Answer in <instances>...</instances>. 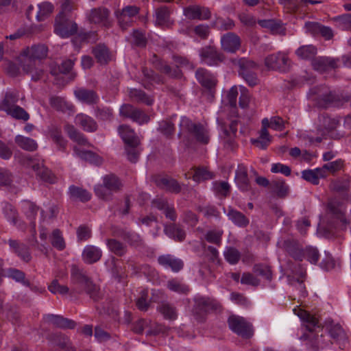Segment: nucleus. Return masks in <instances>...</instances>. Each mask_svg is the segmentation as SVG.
I'll return each instance as SVG.
<instances>
[{
  "label": "nucleus",
  "instance_id": "680f3d73",
  "mask_svg": "<svg viewBox=\"0 0 351 351\" xmlns=\"http://www.w3.org/2000/svg\"><path fill=\"white\" fill-rule=\"evenodd\" d=\"M114 16L117 20L119 26L123 30L127 29L134 22L133 19L123 13L120 10L114 12Z\"/></svg>",
  "mask_w": 351,
  "mask_h": 351
},
{
  "label": "nucleus",
  "instance_id": "9d476101",
  "mask_svg": "<svg viewBox=\"0 0 351 351\" xmlns=\"http://www.w3.org/2000/svg\"><path fill=\"white\" fill-rule=\"evenodd\" d=\"M110 11L105 7H98L90 10L88 16V21L95 24H98L105 28H110L112 26V21L110 19Z\"/></svg>",
  "mask_w": 351,
  "mask_h": 351
},
{
  "label": "nucleus",
  "instance_id": "39448f33",
  "mask_svg": "<svg viewBox=\"0 0 351 351\" xmlns=\"http://www.w3.org/2000/svg\"><path fill=\"white\" fill-rule=\"evenodd\" d=\"M55 32L62 38L74 35L77 31V25L70 20L67 16L58 14L55 20Z\"/></svg>",
  "mask_w": 351,
  "mask_h": 351
},
{
  "label": "nucleus",
  "instance_id": "3c124183",
  "mask_svg": "<svg viewBox=\"0 0 351 351\" xmlns=\"http://www.w3.org/2000/svg\"><path fill=\"white\" fill-rule=\"evenodd\" d=\"M258 23L264 28L270 29V31L275 34H280L283 32L282 25L273 19H264L259 20Z\"/></svg>",
  "mask_w": 351,
  "mask_h": 351
},
{
  "label": "nucleus",
  "instance_id": "bb28decb",
  "mask_svg": "<svg viewBox=\"0 0 351 351\" xmlns=\"http://www.w3.org/2000/svg\"><path fill=\"white\" fill-rule=\"evenodd\" d=\"M285 122L280 117H273L270 121L267 118L263 119L262 120V135L265 136L268 135V128L278 131L283 130L285 129Z\"/></svg>",
  "mask_w": 351,
  "mask_h": 351
},
{
  "label": "nucleus",
  "instance_id": "423d86ee",
  "mask_svg": "<svg viewBox=\"0 0 351 351\" xmlns=\"http://www.w3.org/2000/svg\"><path fill=\"white\" fill-rule=\"evenodd\" d=\"M221 310V304L215 299L204 297L195 298L193 311L197 315L202 317L208 313L218 312Z\"/></svg>",
  "mask_w": 351,
  "mask_h": 351
},
{
  "label": "nucleus",
  "instance_id": "13d9d810",
  "mask_svg": "<svg viewBox=\"0 0 351 351\" xmlns=\"http://www.w3.org/2000/svg\"><path fill=\"white\" fill-rule=\"evenodd\" d=\"M74 65V61L72 60H64L60 65L51 67V73L53 75H57L59 73L66 74L70 72Z\"/></svg>",
  "mask_w": 351,
  "mask_h": 351
},
{
  "label": "nucleus",
  "instance_id": "603ef678",
  "mask_svg": "<svg viewBox=\"0 0 351 351\" xmlns=\"http://www.w3.org/2000/svg\"><path fill=\"white\" fill-rule=\"evenodd\" d=\"M223 256L226 261L230 265H236L239 263L241 254V252L234 247H227L223 252Z\"/></svg>",
  "mask_w": 351,
  "mask_h": 351
},
{
  "label": "nucleus",
  "instance_id": "aec40b11",
  "mask_svg": "<svg viewBox=\"0 0 351 351\" xmlns=\"http://www.w3.org/2000/svg\"><path fill=\"white\" fill-rule=\"evenodd\" d=\"M43 319L45 322L62 329H73L76 326V323L73 320L58 315L47 314L44 316Z\"/></svg>",
  "mask_w": 351,
  "mask_h": 351
},
{
  "label": "nucleus",
  "instance_id": "f03ea898",
  "mask_svg": "<svg viewBox=\"0 0 351 351\" xmlns=\"http://www.w3.org/2000/svg\"><path fill=\"white\" fill-rule=\"evenodd\" d=\"M180 128L182 132H186L193 136L199 143L208 144L210 141L208 130L203 125L199 123H193L186 117L181 119Z\"/></svg>",
  "mask_w": 351,
  "mask_h": 351
},
{
  "label": "nucleus",
  "instance_id": "412c9836",
  "mask_svg": "<svg viewBox=\"0 0 351 351\" xmlns=\"http://www.w3.org/2000/svg\"><path fill=\"white\" fill-rule=\"evenodd\" d=\"M12 250L21 260L28 263L32 259L29 247L18 240L10 239L7 242Z\"/></svg>",
  "mask_w": 351,
  "mask_h": 351
},
{
  "label": "nucleus",
  "instance_id": "4be33fe9",
  "mask_svg": "<svg viewBox=\"0 0 351 351\" xmlns=\"http://www.w3.org/2000/svg\"><path fill=\"white\" fill-rule=\"evenodd\" d=\"M221 48L227 52L234 53L241 46V40L234 33L228 32L221 38Z\"/></svg>",
  "mask_w": 351,
  "mask_h": 351
},
{
  "label": "nucleus",
  "instance_id": "6ab92c4d",
  "mask_svg": "<svg viewBox=\"0 0 351 351\" xmlns=\"http://www.w3.org/2000/svg\"><path fill=\"white\" fill-rule=\"evenodd\" d=\"M73 93L80 101L88 105L97 104L99 101V95L92 89L77 88L74 90Z\"/></svg>",
  "mask_w": 351,
  "mask_h": 351
},
{
  "label": "nucleus",
  "instance_id": "473e14b6",
  "mask_svg": "<svg viewBox=\"0 0 351 351\" xmlns=\"http://www.w3.org/2000/svg\"><path fill=\"white\" fill-rule=\"evenodd\" d=\"M231 61L234 66H239V74H241L245 71L248 72L258 69V64L253 60L248 58H233Z\"/></svg>",
  "mask_w": 351,
  "mask_h": 351
},
{
  "label": "nucleus",
  "instance_id": "0e129e2a",
  "mask_svg": "<svg viewBox=\"0 0 351 351\" xmlns=\"http://www.w3.org/2000/svg\"><path fill=\"white\" fill-rule=\"evenodd\" d=\"M18 101V96L11 92H8L5 95V97L3 101L0 103V110L4 111L10 108H12L16 106L15 104Z\"/></svg>",
  "mask_w": 351,
  "mask_h": 351
},
{
  "label": "nucleus",
  "instance_id": "e433bc0d",
  "mask_svg": "<svg viewBox=\"0 0 351 351\" xmlns=\"http://www.w3.org/2000/svg\"><path fill=\"white\" fill-rule=\"evenodd\" d=\"M172 118L162 120L158 123V131L167 138H171L175 133V125Z\"/></svg>",
  "mask_w": 351,
  "mask_h": 351
},
{
  "label": "nucleus",
  "instance_id": "a18cd8bd",
  "mask_svg": "<svg viewBox=\"0 0 351 351\" xmlns=\"http://www.w3.org/2000/svg\"><path fill=\"white\" fill-rule=\"evenodd\" d=\"M317 53V49L312 45H304L299 47L295 54L302 60H310L314 58Z\"/></svg>",
  "mask_w": 351,
  "mask_h": 351
},
{
  "label": "nucleus",
  "instance_id": "58836bf2",
  "mask_svg": "<svg viewBox=\"0 0 351 351\" xmlns=\"http://www.w3.org/2000/svg\"><path fill=\"white\" fill-rule=\"evenodd\" d=\"M228 216L229 219L239 227H246L249 224V219L241 212L233 208L228 210Z\"/></svg>",
  "mask_w": 351,
  "mask_h": 351
},
{
  "label": "nucleus",
  "instance_id": "338daca9",
  "mask_svg": "<svg viewBox=\"0 0 351 351\" xmlns=\"http://www.w3.org/2000/svg\"><path fill=\"white\" fill-rule=\"evenodd\" d=\"M95 117L101 121H110L112 118V110L107 107L97 106L95 109Z\"/></svg>",
  "mask_w": 351,
  "mask_h": 351
},
{
  "label": "nucleus",
  "instance_id": "8fccbe9b",
  "mask_svg": "<svg viewBox=\"0 0 351 351\" xmlns=\"http://www.w3.org/2000/svg\"><path fill=\"white\" fill-rule=\"evenodd\" d=\"M119 235L132 246L138 247L143 244V239L135 232L122 230Z\"/></svg>",
  "mask_w": 351,
  "mask_h": 351
},
{
  "label": "nucleus",
  "instance_id": "bf43d9fd",
  "mask_svg": "<svg viewBox=\"0 0 351 351\" xmlns=\"http://www.w3.org/2000/svg\"><path fill=\"white\" fill-rule=\"evenodd\" d=\"M214 177L213 172L208 170L206 167H197L195 169V173L193 176L194 181L199 182L202 181L210 180Z\"/></svg>",
  "mask_w": 351,
  "mask_h": 351
},
{
  "label": "nucleus",
  "instance_id": "c03bdc74",
  "mask_svg": "<svg viewBox=\"0 0 351 351\" xmlns=\"http://www.w3.org/2000/svg\"><path fill=\"white\" fill-rule=\"evenodd\" d=\"M252 271L258 276H261L269 282L272 280V271L270 266L263 264L258 263L253 266Z\"/></svg>",
  "mask_w": 351,
  "mask_h": 351
},
{
  "label": "nucleus",
  "instance_id": "49530a36",
  "mask_svg": "<svg viewBox=\"0 0 351 351\" xmlns=\"http://www.w3.org/2000/svg\"><path fill=\"white\" fill-rule=\"evenodd\" d=\"M103 184L113 193L119 191L121 187L120 180L114 174L105 176L103 178Z\"/></svg>",
  "mask_w": 351,
  "mask_h": 351
},
{
  "label": "nucleus",
  "instance_id": "4c0bfd02",
  "mask_svg": "<svg viewBox=\"0 0 351 351\" xmlns=\"http://www.w3.org/2000/svg\"><path fill=\"white\" fill-rule=\"evenodd\" d=\"M338 121L331 119L328 114H322L319 117L318 129L322 132H330L335 129Z\"/></svg>",
  "mask_w": 351,
  "mask_h": 351
},
{
  "label": "nucleus",
  "instance_id": "c85d7f7f",
  "mask_svg": "<svg viewBox=\"0 0 351 351\" xmlns=\"http://www.w3.org/2000/svg\"><path fill=\"white\" fill-rule=\"evenodd\" d=\"M47 339L53 345L58 346L63 351H73L69 338L61 333H51Z\"/></svg>",
  "mask_w": 351,
  "mask_h": 351
},
{
  "label": "nucleus",
  "instance_id": "c9c22d12",
  "mask_svg": "<svg viewBox=\"0 0 351 351\" xmlns=\"http://www.w3.org/2000/svg\"><path fill=\"white\" fill-rule=\"evenodd\" d=\"M164 231L169 237L176 241H182L186 237L184 230L176 223L166 226Z\"/></svg>",
  "mask_w": 351,
  "mask_h": 351
},
{
  "label": "nucleus",
  "instance_id": "4468645a",
  "mask_svg": "<svg viewBox=\"0 0 351 351\" xmlns=\"http://www.w3.org/2000/svg\"><path fill=\"white\" fill-rule=\"evenodd\" d=\"M157 261L161 267L170 269L175 273L179 272L184 267L182 260L169 254L159 256Z\"/></svg>",
  "mask_w": 351,
  "mask_h": 351
},
{
  "label": "nucleus",
  "instance_id": "2eb2a0df",
  "mask_svg": "<svg viewBox=\"0 0 351 351\" xmlns=\"http://www.w3.org/2000/svg\"><path fill=\"white\" fill-rule=\"evenodd\" d=\"M339 59L330 57H317L312 60L313 68L321 73L338 67Z\"/></svg>",
  "mask_w": 351,
  "mask_h": 351
},
{
  "label": "nucleus",
  "instance_id": "dca6fc26",
  "mask_svg": "<svg viewBox=\"0 0 351 351\" xmlns=\"http://www.w3.org/2000/svg\"><path fill=\"white\" fill-rule=\"evenodd\" d=\"M235 182L242 191L251 190L250 179L248 178L247 168L243 164H239L235 171Z\"/></svg>",
  "mask_w": 351,
  "mask_h": 351
},
{
  "label": "nucleus",
  "instance_id": "cd10ccee",
  "mask_svg": "<svg viewBox=\"0 0 351 351\" xmlns=\"http://www.w3.org/2000/svg\"><path fill=\"white\" fill-rule=\"evenodd\" d=\"M142 73L143 78L141 80V83L145 88L150 90L154 83H162L161 77L153 70L147 67H143Z\"/></svg>",
  "mask_w": 351,
  "mask_h": 351
},
{
  "label": "nucleus",
  "instance_id": "1a4fd4ad",
  "mask_svg": "<svg viewBox=\"0 0 351 351\" xmlns=\"http://www.w3.org/2000/svg\"><path fill=\"white\" fill-rule=\"evenodd\" d=\"M201 62L208 66H218L225 59L224 55L213 46H205L199 49Z\"/></svg>",
  "mask_w": 351,
  "mask_h": 351
},
{
  "label": "nucleus",
  "instance_id": "09e8293b",
  "mask_svg": "<svg viewBox=\"0 0 351 351\" xmlns=\"http://www.w3.org/2000/svg\"><path fill=\"white\" fill-rule=\"evenodd\" d=\"M287 269L291 273L297 277L296 280L302 286L303 283V278L306 276V270L301 266L300 264H295L291 261L287 263Z\"/></svg>",
  "mask_w": 351,
  "mask_h": 351
},
{
  "label": "nucleus",
  "instance_id": "ddd939ff",
  "mask_svg": "<svg viewBox=\"0 0 351 351\" xmlns=\"http://www.w3.org/2000/svg\"><path fill=\"white\" fill-rule=\"evenodd\" d=\"M152 180L156 185L167 191L173 193H179L182 190V186L179 182L171 178L162 177L160 175H154L152 176Z\"/></svg>",
  "mask_w": 351,
  "mask_h": 351
},
{
  "label": "nucleus",
  "instance_id": "0eeeda50",
  "mask_svg": "<svg viewBox=\"0 0 351 351\" xmlns=\"http://www.w3.org/2000/svg\"><path fill=\"white\" fill-rule=\"evenodd\" d=\"M71 281L75 287L73 289V291L77 293H81L93 280L83 269H80L76 265H72L71 269Z\"/></svg>",
  "mask_w": 351,
  "mask_h": 351
},
{
  "label": "nucleus",
  "instance_id": "774afa93",
  "mask_svg": "<svg viewBox=\"0 0 351 351\" xmlns=\"http://www.w3.org/2000/svg\"><path fill=\"white\" fill-rule=\"evenodd\" d=\"M350 182L347 180H336L330 184V189L335 192L341 193L349 189Z\"/></svg>",
  "mask_w": 351,
  "mask_h": 351
},
{
  "label": "nucleus",
  "instance_id": "ea45409f",
  "mask_svg": "<svg viewBox=\"0 0 351 351\" xmlns=\"http://www.w3.org/2000/svg\"><path fill=\"white\" fill-rule=\"evenodd\" d=\"M69 194L71 198L79 199L82 202H88L90 199L91 195L86 189L72 185L69 187Z\"/></svg>",
  "mask_w": 351,
  "mask_h": 351
},
{
  "label": "nucleus",
  "instance_id": "864d4df0",
  "mask_svg": "<svg viewBox=\"0 0 351 351\" xmlns=\"http://www.w3.org/2000/svg\"><path fill=\"white\" fill-rule=\"evenodd\" d=\"M157 310L164 316L165 319L173 320L177 317L176 308L167 302H161L158 306Z\"/></svg>",
  "mask_w": 351,
  "mask_h": 351
},
{
  "label": "nucleus",
  "instance_id": "79ce46f5",
  "mask_svg": "<svg viewBox=\"0 0 351 351\" xmlns=\"http://www.w3.org/2000/svg\"><path fill=\"white\" fill-rule=\"evenodd\" d=\"M38 11L36 12L35 18L38 21H44L53 11L54 7L50 2L45 1L38 4Z\"/></svg>",
  "mask_w": 351,
  "mask_h": 351
},
{
  "label": "nucleus",
  "instance_id": "7c9ffc66",
  "mask_svg": "<svg viewBox=\"0 0 351 351\" xmlns=\"http://www.w3.org/2000/svg\"><path fill=\"white\" fill-rule=\"evenodd\" d=\"M102 252L97 247L93 245L86 246L82 252V258L88 264L97 262L101 257Z\"/></svg>",
  "mask_w": 351,
  "mask_h": 351
},
{
  "label": "nucleus",
  "instance_id": "5701e85b",
  "mask_svg": "<svg viewBox=\"0 0 351 351\" xmlns=\"http://www.w3.org/2000/svg\"><path fill=\"white\" fill-rule=\"evenodd\" d=\"M118 132L124 141L125 146H138L140 140L136 135L133 129L128 125H121L118 128Z\"/></svg>",
  "mask_w": 351,
  "mask_h": 351
},
{
  "label": "nucleus",
  "instance_id": "6e6552de",
  "mask_svg": "<svg viewBox=\"0 0 351 351\" xmlns=\"http://www.w3.org/2000/svg\"><path fill=\"white\" fill-rule=\"evenodd\" d=\"M228 324L231 330L243 338L249 339L253 335L252 325L241 317L231 315L228 319Z\"/></svg>",
  "mask_w": 351,
  "mask_h": 351
},
{
  "label": "nucleus",
  "instance_id": "4d7b16f0",
  "mask_svg": "<svg viewBox=\"0 0 351 351\" xmlns=\"http://www.w3.org/2000/svg\"><path fill=\"white\" fill-rule=\"evenodd\" d=\"M6 113L16 119H21L24 121L29 119V114L21 106H14L12 108L4 110Z\"/></svg>",
  "mask_w": 351,
  "mask_h": 351
},
{
  "label": "nucleus",
  "instance_id": "69168bd1",
  "mask_svg": "<svg viewBox=\"0 0 351 351\" xmlns=\"http://www.w3.org/2000/svg\"><path fill=\"white\" fill-rule=\"evenodd\" d=\"M7 274L8 277L15 280L17 282H22L25 286L28 287L30 285L29 282L25 280V273L19 269L10 268L8 269Z\"/></svg>",
  "mask_w": 351,
  "mask_h": 351
},
{
  "label": "nucleus",
  "instance_id": "f257e3e1",
  "mask_svg": "<svg viewBox=\"0 0 351 351\" xmlns=\"http://www.w3.org/2000/svg\"><path fill=\"white\" fill-rule=\"evenodd\" d=\"M302 320L306 323V328L309 331L308 335L304 334L301 339H309V344L312 351H319L324 348L323 336L315 335L313 333L315 327H319L316 317L306 311L300 310L298 314Z\"/></svg>",
  "mask_w": 351,
  "mask_h": 351
},
{
  "label": "nucleus",
  "instance_id": "a878e982",
  "mask_svg": "<svg viewBox=\"0 0 351 351\" xmlns=\"http://www.w3.org/2000/svg\"><path fill=\"white\" fill-rule=\"evenodd\" d=\"M75 123L88 132H93L97 130V122L92 117L82 113L75 116Z\"/></svg>",
  "mask_w": 351,
  "mask_h": 351
},
{
  "label": "nucleus",
  "instance_id": "e2e57ef3",
  "mask_svg": "<svg viewBox=\"0 0 351 351\" xmlns=\"http://www.w3.org/2000/svg\"><path fill=\"white\" fill-rule=\"evenodd\" d=\"M223 234V230H210L206 232L204 238L208 243L219 246L221 243Z\"/></svg>",
  "mask_w": 351,
  "mask_h": 351
},
{
  "label": "nucleus",
  "instance_id": "c756f323",
  "mask_svg": "<svg viewBox=\"0 0 351 351\" xmlns=\"http://www.w3.org/2000/svg\"><path fill=\"white\" fill-rule=\"evenodd\" d=\"M97 62L100 64H107L110 60V53L108 48L104 44H99L92 49Z\"/></svg>",
  "mask_w": 351,
  "mask_h": 351
},
{
  "label": "nucleus",
  "instance_id": "a211bd4d",
  "mask_svg": "<svg viewBox=\"0 0 351 351\" xmlns=\"http://www.w3.org/2000/svg\"><path fill=\"white\" fill-rule=\"evenodd\" d=\"M184 16L190 20H206L210 17L208 8L199 5H190L184 9Z\"/></svg>",
  "mask_w": 351,
  "mask_h": 351
},
{
  "label": "nucleus",
  "instance_id": "393cba45",
  "mask_svg": "<svg viewBox=\"0 0 351 351\" xmlns=\"http://www.w3.org/2000/svg\"><path fill=\"white\" fill-rule=\"evenodd\" d=\"M195 76L202 86L209 90H211L216 85L217 80L205 69H198L195 72Z\"/></svg>",
  "mask_w": 351,
  "mask_h": 351
},
{
  "label": "nucleus",
  "instance_id": "052dcab7",
  "mask_svg": "<svg viewBox=\"0 0 351 351\" xmlns=\"http://www.w3.org/2000/svg\"><path fill=\"white\" fill-rule=\"evenodd\" d=\"M167 286L169 290L178 293L186 294L189 291V286L177 279L169 280Z\"/></svg>",
  "mask_w": 351,
  "mask_h": 351
},
{
  "label": "nucleus",
  "instance_id": "37998d69",
  "mask_svg": "<svg viewBox=\"0 0 351 351\" xmlns=\"http://www.w3.org/2000/svg\"><path fill=\"white\" fill-rule=\"evenodd\" d=\"M64 130L71 140L81 145L86 144V138L73 125L69 123L66 124Z\"/></svg>",
  "mask_w": 351,
  "mask_h": 351
},
{
  "label": "nucleus",
  "instance_id": "5fc2aeb1",
  "mask_svg": "<svg viewBox=\"0 0 351 351\" xmlns=\"http://www.w3.org/2000/svg\"><path fill=\"white\" fill-rule=\"evenodd\" d=\"M237 120H232L229 125V129L228 130L226 128L222 126L223 130V134L228 138L226 141V144H227L230 147H232L234 141L233 138L236 136L237 132Z\"/></svg>",
  "mask_w": 351,
  "mask_h": 351
},
{
  "label": "nucleus",
  "instance_id": "7ed1b4c3",
  "mask_svg": "<svg viewBox=\"0 0 351 351\" xmlns=\"http://www.w3.org/2000/svg\"><path fill=\"white\" fill-rule=\"evenodd\" d=\"M318 98L319 105L323 108H328L330 106H340L350 99L349 95L328 90L326 87L322 88V92L318 94Z\"/></svg>",
  "mask_w": 351,
  "mask_h": 351
},
{
  "label": "nucleus",
  "instance_id": "a19ab883",
  "mask_svg": "<svg viewBox=\"0 0 351 351\" xmlns=\"http://www.w3.org/2000/svg\"><path fill=\"white\" fill-rule=\"evenodd\" d=\"M15 143L19 147L28 152L35 151L38 147V145L34 139L21 135H17L15 137Z\"/></svg>",
  "mask_w": 351,
  "mask_h": 351
},
{
  "label": "nucleus",
  "instance_id": "f704fd0d",
  "mask_svg": "<svg viewBox=\"0 0 351 351\" xmlns=\"http://www.w3.org/2000/svg\"><path fill=\"white\" fill-rule=\"evenodd\" d=\"M23 210L29 219L33 229L35 230V219L39 208L33 202L29 201H24L22 204Z\"/></svg>",
  "mask_w": 351,
  "mask_h": 351
},
{
  "label": "nucleus",
  "instance_id": "de8ad7c7",
  "mask_svg": "<svg viewBox=\"0 0 351 351\" xmlns=\"http://www.w3.org/2000/svg\"><path fill=\"white\" fill-rule=\"evenodd\" d=\"M107 245L110 252L119 256H123L127 252L126 245L114 239H108Z\"/></svg>",
  "mask_w": 351,
  "mask_h": 351
},
{
  "label": "nucleus",
  "instance_id": "2f4dec72",
  "mask_svg": "<svg viewBox=\"0 0 351 351\" xmlns=\"http://www.w3.org/2000/svg\"><path fill=\"white\" fill-rule=\"evenodd\" d=\"M35 60H40L47 56L48 48L45 45H35L23 51Z\"/></svg>",
  "mask_w": 351,
  "mask_h": 351
},
{
  "label": "nucleus",
  "instance_id": "b1692460",
  "mask_svg": "<svg viewBox=\"0 0 351 351\" xmlns=\"http://www.w3.org/2000/svg\"><path fill=\"white\" fill-rule=\"evenodd\" d=\"M29 165L43 181L50 184L56 182V178L53 174L48 168L44 166L43 162H35L34 160L30 159Z\"/></svg>",
  "mask_w": 351,
  "mask_h": 351
},
{
  "label": "nucleus",
  "instance_id": "9b49d317",
  "mask_svg": "<svg viewBox=\"0 0 351 351\" xmlns=\"http://www.w3.org/2000/svg\"><path fill=\"white\" fill-rule=\"evenodd\" d=\"M19 63L23 72L25 74L31 75L33 81H38L41 79L43 75V70L40 68L36 67V60L25 53H22L19 57Z\"/></svg>",
  "mask_w": 351,
  "mask_h": 351
},
{
  "label": "nucleus",
  "instance_id": "6e6d98bb",
  "mask_svg": "<svg viewBox=\"0 0 351 351\" xmlns=\"http://www.w3.org/2000/svg\"><path fill=\"white\" fill-rule=\"evenodd\" d=\"M50 240L53 247L59 250H62L65 248V242L60 230L58 228L54 229L50 236Z\"/></svg>",
  "mask_w": 351,
  "mask_h": 351
},
{
  "label": "nucleus",
  "instance_id": "72a5a7b5",
  "mask_svg": "<svg viewBox=\"0 0 351 351\" xmlns=\"http://www.w3.org/2000/svg\"><path fill=\"white\" fill-rule=\"evenodd\" d=\"M128 95L133 101L145 104L147 106H151L154 103V99L141 89L130 88Z\"/></svg>",
  "mask_w": 351,
  "mask_h": 351
},
{
  "label": "nucleus",
  "instance_id": "f8f14e48",
  "mask_svg": "<svg viewBox=\"0 0 351 351\" xmlns=\"http://www.w3.org/2000/svg\"><path fill=\"white\" fill-rule=\"evenodd\" d=\"M279 247L295 261H302L304 251L302 245L295 239H287L278 243Z\"/></svg>",
  "mask_w": 351,
  "mask_h": 351
},
{
  "label": "nucleus",
  "instance_id": "f3484780",
  "mask_svg": "<svg viewBox=\"0 0 351 351\" xmlns=\"http://www.w3.org/2000/svg\"><path fill=\"white\" fill-rule=\"evenodd\" d=\"M330 337L335 343L339 345V348H342L348 341V337L346 332L339 324L331 322L326 326Z\"/></svg>",
  "mask_w": 351,
  "mask_h": 351
},
{
  "label": "nucleus",
  "instance_id": "20e7f679",
  "mask_svg": "<svg viewBox=\"0 0 351 351\" xmlns=\"http://www.w3.org/2000/svg\"><path fill=\"white\" fill-rule=\"evenodd\" d=\"M265 65L269 70L285 73L290 70L291 61L285 53L278 52L267 56L265 59Z\"/></svg>",
  "mask_w": 351,
  "mask_h": 351
}]
</instances>
